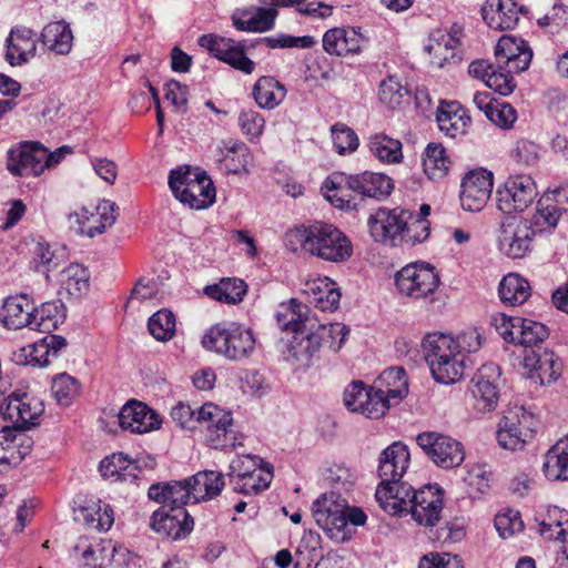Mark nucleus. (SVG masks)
I'll use <instances>...</instances> for the list:
<instances>
[{"label": "nucleus", "instance_id": "47", "mask_svg": "<svg viewBox=\"0 0 568 568\" xmlns=\"http://www.w3.org/2000/svg\"><path fill=\"white\" fill-rule=\"evenodd\" d=\"M542 470L550 480H568V434L548 449Z\"/></svg>", "mask_w": 568, "mask_h": 568}, {"label": "nucleus", "instance_id": "16", "mask_svg": "<svg viewBox=\"0 0 568 568\" xmlns=\"http://www.w3.org/2000/svg\"><path fill=\"white\" fill-rule=\"evenodd\" d=\"M335 495H324L313 503V517L331 539L344 542L351 538V529H345L344 503L334 499Z\"/></svg>", "mask_w": 568, "mask_h": 568}, {"label": "nucleus", "instance_id": "55", "mask_svg": "<svg viewBox=\"0 0 568 568\" xmlns=\"http://www.w3.org/2000/svg\"><path fill=\"white\" fill-rule=\"evenodd\" d=\"M518 323V329L516 331L515 343L525 347L526 351L537 349L548 336L549 331L546 325L540 322L520 317L515 320Z\"/></svg>", "mask_w": 568, "mask_h": 568}, {"label": "nucleus", "instance_id": "22", "mask_svg": "<svg viewBox=\"0 0 568 568\" xmlns=\"http://www.w3.org/2000/svg\"><path fill=\"white\" fill-rule=\"evenodd\" d=\"M530 416L523 408L509 410L504 415L497 430L498 444L509 450H516L524 447L529 438L532 437V430L527 425Z\"/></svg>", "mask_w": 568, "mask_h": 568}, {"label": "nucleus", "instance_id": "9", "mask_svg": "<svg viewBox=\"0 0 568 568\" xmlns=\"http://www.w3.org/2000/svg\"><path fill=\"white\" fill-rule=\"evenodd\" d=\"M416 443L439 468L452 469L458 467L465 459L463 444L448 435L424 432L417 435Z\"/></svg>", "mask_w": 568, "mask_h": 568}, {"label": "nucleus", "instance_id": "45", "mask_svg": "<svg viewBox=\"0 0 568 568\" xmlns=\"http://www.w3.org/2000/svg\"><path fill=\"white\" fill-rule=\"evenodd\" d=\"M252 95L260 108L273 110L285 99L286 88L274 77L262 75L254 83Z\"/></svg>", "mask_w": 568, "mask_h": 568}, {"label": "nucleus", "instance_id": "60", "mask_svg": "<svg viewBox=\"0 0 568 568\" xmlns=\"http://www.w3.org/2000/svg\"><path fill=\"white\" fill-rule=\"evenodd\" d=\"M51 392L60 405L69 406L79 395L80 384L77 378L63 373L53 378Z\"/></svg>", "mask_w": 568, "mask_h": 568}, {"label": "nucleus", "instance_id": "28", "mask_svg": "<svg viewBox=\"0 0 568 568\" xmlns=\"http://www.w3.org/2000/svg\"><path fill=\"white\" fill-rule=\"evenodd\" d=\"M311 308L296 298L282 303L276 313L278 327L286 333L303 334L305 331L316 328L317 321L311 316Z\"/></svg>", "mask_w": 568, "mask_h": 568}, {"label": "nucleus", "instance_id": "53", "mask_svg": "<svg viewBox=\"0 0 568 568\" xmlns=\"http://www.w3.org/2000/svg\"><path fill=\"white\" fill-rule=\"evenodd\" d=\"M72 31L64 21L48 23L41 32V41L44 47L57 54H68L72 48Z\"/></svg>", "mask_w": 568, "mask_h": 568}, {"label": "nucleus", "instance_id": "54", "mask_svg": "<svg viewBox=\"0 0 568 568\" xmlns=\"http://www.w3.org/2000/svg\"><path fill=\"white\" fill-rule=\"evenodd\" d=\"M452 166V160L440 143H429L423 154V168L430 180L444 179Z\"/></svg>", "mask_w": 568, "mask_h": 568}, {"label": "nucleus", "instance_id": "2", "mask_svg": "<svg viewBox=\"0 0 568 568\" xmlns=\"http://www.w3.org/2000/svg\"><path fill=\"white\" fill-rule=\"evenodd\" d=\"M424 357L434 379L442 384H454L465 374V352L458 348L455 338L443 333L427 334L422 343Z\"/></svg>", "mask_w": 568, "mask_h": 568}, {"label": "nucleus", "instance_id": "30", "mask_svg": "<svg viewBox=\"0 0 568 568\" xmlns=\"http://www.w3.org/2000/svg\"><path fill=\"white\" fill-rule=\"evenodd\" d=\"M36 302L29 294L8 296L1 307V322L9 329L31 328Z\"/></svg>", "mask_w": 568, "mask_h": 568}, {"label": "nucleus", "instance_id": "64", "mask_svg": "<svg viewBox=\"0 0 568 568\" xmlns=\"http://www.w3.org/2000/svg\"><path fill=\"white\" fill-rule=\"evenodd\" d=\"M409 217L405 219L403 230V242L413 244L422 243L430 234V222L423 216H415V213L408 210Z\"/></svg>", "mask_w": 568, "mask_h": 568}, {"label": "nucleus", "instance_id": "19", "mask_svg": "<svg viewBox=\"0 0 568 568\" xmlns=\"http://www.w3.org/2000/svg\"><path fill=\"white\" fill-rule=\"evenodd\" d=\"M500 371L494 363L484 364L470 382L474 407L481 413L493 412L499 400Z\"/></svg>", "mask_w": 568, "mask_h": 568}, {"label": "nucleus", "instance_id": "4", "mask_svg": "<svg viewBox=\"0 0 568 568\" xmlns=\"http://www.w3.org/2000/svg\"><path fill=\"white\" fill-rule=\"evenodd\" d=\"M205 349L224 356L230 361L248 358L255 349V337L251 328L234 322L213 325L202 338Z\"/></svg>", "mask_w": 568, "mask_h": 568}, {"label": "nucleus", "instance_id": "20", "mask_svg": "<svg viewBox=\"0 0 568 568\" xmlns=\"http://www.w3.org/2000/svg\"><path fill=\"white\" fill-rule=\"evenodd\" d=\"M150 527L172 540L186 538L194 528V520L184 507L161 506L151 516Z\"/></svg>", "mask_w": 568, "mask_h": 568}, {"label": "nucleus", "instance_id": "11", "mask_svg": "<svg viewBox=\"0 0 568 568\" xmlns=\"http://www.w3.org/2000/svg\"><path fill=\"white\" fill-rule=\"evenodd\" d=\"M439 282L435 267L428 263L408 264L395 275L398 292L415 300L434 294Z\"/></svg>", "mask_w": 568, "mask_h": 568}, {"label": "nucleus", "instance_id": "31", "mask_svg": "<svg viewBox=\"0 0 568 568\" xmlns=\"http://www.w3.org/2000/svg\"><path fill=\"white\" fill-rule=\"evenodd\" d=\"M349 185L359 203L365 199L386 200L394 190V182L388 175L371 171L351 174Z\"/></svg>", "mask_w": 568, "mask_h": 568}, {"label": "nucleus", "instance_id": "21", "mask_svg": "<svg viewBox=\"0 0 568 568\" xmlns=\"http://www.w3.org/2000/svg\"><path fill=\"white\" fill-rule=\"evenodd\" d=\"M568 212V189L558 187L545 192L537 201L536 211L529 223L538 233L557 226L562 214Z\"/></svg>", "mask_w": 568, "mask_h": 568}, {"label": "nucleus", "instance_id": "27", "mask_svg": "<svg viewBox=\"0 0 568 568\" xmlns=\"http://www.w3.org/2000/svg\"><path fill=\"white\" fill-rule=\"evenodd\" d=\"M410 455L402 442H394L383 450L377 469L379 484H397L408 469Z\"/></svg>", "mask_w": 568, "mask_h": 568}, {"label": "nucleus", "instance_id": "62", "mask_svg": "<svg viewBox=\"0 0 568 568\" xmlns=\"http://www.w3.org/2000/svg\"><path fill=\"white\" fill-rule=\"evenodd\" d=\"M332 140L335 151L344 155L355 152L359 145V140L355 131L345 123L337 122L331 128Z\"/></svg>", "mask_w": 568, "mask_h": 568}, {"label": "nucleus", "instance_id": "38", "mask_svg": "<svg viewBox=\"0 0 568 568\" xmlns=\"http://www.w3.org/2000/svg\"><path fill=\"white\" fill-rule=\"evenodd\" d=\"M322 345V335L314 329L305 331L303 334H294L288 343L285 359L297 367H308L314 355Z\"/></svg>", "mask_w": 568, "mask_h": 568}, {"label": "nucleus", "instance_id": "18", "mask_svg": "<svg viewBox=\"0 0 568 568\" xmlns=\"http://www.w3.org/2000/svg\"><path fill=\"white\" fill-rule=\"evenodd\" d=\"M409 513L420 526L434 527L440 519L445 505V490L438 484H428L415 490Z\"/></svg>", "mask_w": 568, "mask_h": 568}, {"label": "nucleus", "instance_id": "6", "mask_svg": "<svg viewBox=\"0 0 568 568\" xmlns=\"http://www.w3.org/2000/svg\"><path fill=\"white\" fill-rule=\"evenodd\" d=\"M169 186L173 195L191 209H206L215 201V187L205 171H192L190 166L173 169Z\"/></svg>", "mask_w": 568, "mask_h": 568}, {"label": "nucleus", "instance_id": "15", "mask_svg": "<svg viewBox=\"0 0 568 568\" xmlns=\"http://www.w3.org/2000/svg\"><path fill=\"white\" fill-rule=\"evenodd\" d=\"M409 216L405 209L379 207L367 220L369 235L377 243L397 246L403 242L405 219Z\"/></svg>", "mask_w": 568, "mask_h": 568}, {"label": "nucleus", "instance_id": "10", "mask_svg": "<svg viewBox=\"0 0 568 568\" xmlns=\"http://www.w3.org/2000/svg\"><path fill=\"white\" fill-rule=\"evenodd\" d=\"M197 43L212 57L244 74H252L255 70V62L246 54L245 41L207 33L201 36Z\"/></svg>", "mask_w": 568, "mask_h": 568}, {"label": "nucleus", "instance_id": "52", "mask_svg": "<svg viewBox=\"0 0 568 568\" xmlns=\"http://www.w3.org/2000/svg\"><path fill=\"white\" fill-rule=\"evenodd\" d=\"M498 294L505 305L517 306L529 298L531 290L526 278L519 274L509 273L500 281Z\"/></svg>", "mask_w": 568, "mask_h": 568}, {"label": "nucleus", "instance_id": "1", "mask_svg": "<svg viewBox=\"0 0 568 568\" xmlns=\"http://www.w3.org/2000/svg\"><path fill=\"white\" fill-rule=\"evenodd\" d=\"M408 393L406 372L402 367L385 369L373 385L353 381L343 394L344 405L348 410L378 419L394 404L399 403Z\"/></svg>", "mask_w": 568, "mask_h": 568}, {"label": "nucleus", "instance_id": "59", "mask_svg": "<svg viewBox=\"0 0 568 568\" xmlns=\"http://www.w3.org/2000/svg\"><path fill=\"white\" fill-rule=\"evenodd\" d=\"M314 293V301L316 307L321 311H333L338 307L341 300V292L336 287V283L325 277L318 280L317 283L312 287Z\"/></svg>", "mask_w": 568, "mask_h": 568}, {"label": "nucleus", "instance_id": "7", "mask_svg": "<svg viewBox=\"0 0 568 568\" xmlns=\"http://www.w3.org/2000/svg\"><path fill=\"white\" fill-rule=\"evenodd\" d=\"M39 142L23 141L7 152V169L14 176H38L54 159Z\"/></svg>", "mask_w": 568, "mask_h": 568}, {"label": "nucleus", "instance_id": "43", "mask_svg": "<svg viewBox=\"0 0 568 568\" xmlns=\"http://www.w3.org/2000/svg\"><path fill=\"white\" fill-rule=\"evenodd\" d=\"M277 10L274 8H257L254 16L250 10H236L231 19L233 27L245 32H266L274 28Z\"/></svg>", "mask_w": 568, "mask_h": 568}, {"label": "nucleus", "instance_id": "40", "mask_svg": "<svg viewBox=\"0 0 568 568\" xmlns=\"http://www.w3.org/2000/svg\"><path fill=\"white\" fill-rule=\"evenodd\" d=\"M219 162L221 169L227 174H239L247 171V164L251 160L250 148L241 140H222L217 146Z\"/></svg>", "mask_w": 568, "mask_h": 568}, {"label": "nucleus", "instance_id": "57", "mask_svg": "<svg viewBox=\"0 0 568 568\" xmlns=\"http://www.w3.org/2000/svg\"><path fill=\"white\" fill-rule=\"evenodd\" d=\"M408 95L409 90L396 77L389 75L381 82L378 98L389 109L399 108Z\"/></svg>", "mask_w": 568, "mask_h": 568}, {"label": "nucleus", "instance_id": "42", "mask_svg": "<svg viewBox=\"0 0 568 568\" xmlns=\"http://www.w3.org/2000/svg\"><path fill=\"white\" fill-rule=\"evenodd\" d=\"M75 519L92 530L108 531L113 523L114 515L110 505L101 500H90L85 505L79 506L74 509Z\"/></svg>", "mask_w": 568, "mask_h": 568}, {"label": "nucleus", "instance_id": "46", "mask_svg": "<svg viewBox=\"0 0 568 568\" xmlns=\"http://www.w3.org/2000/svg\"><path fill=\"white\" fill-rule=\"evenodd\" d=\"M193 489V504L217 497L225 486V477L215 470H202L189 477Z\"/></svg>", "mask_w": 568, "mask_h": 568}, {"label": "nucleus", "instance_id": "34", "mask_svg": "<svg viewBox=\"0 0 568 568\" xmlns=\"http://www.w3.org/2000/svg\"><path fill=\"white\" fill-rule=\"evenodd\" d=\"M148 497L163 506L185 508V505L193 503L190 478L152 484L148 490Z\"/></svg>", "mask_w": 568, "mask_h": 568}, {"label": "nucleus", "instance_id": "50", "mask_svg": "<svg viewBox=\"0 0 568 568\" xmlns=\"http://www.w3.org/2000/svg\"><path fill=\"white\" fill-rule=\"evenodd\" d=\"M30 329L50 333L64 322L65 307L60 300L45 302L40 306L36 305Z\"/></svg>", "mask_w": 568, "mask_h": 568}, {"label": "nucleus", "instance_id": "51", "mask_svg": "<svg viewBox=\"0 0 568 568\" xmlns=\"http://www.w3.org/2000/svg\"><path fill=\"white\" fill-rule=\"evenodd\" d=\"M367 145L372 155L382 163L397 164L404 158L402 142L385 133L372 134L368 138Z\"/></svg>", "mask_w": 568, "mask_h": 568}, {"label": "nucleus", "instance_id": "14", "mask_svg": "<svg viewBox=\"0 0 568 568\" xmlns=\"http://www.w3.org/2000/svg\"><path fill=\"white\" fill-rule=\"evenodd\" d=\"M494 173L484 168L465 173L460 181L459 201L465 211L480 212L491 196Z\"/></svg>", "mask_w": 568, "mask_h": 568}, {"label": "nucleus", "instance_id": "23", "mask_svg": "<svg viewBox=\"0 0 568 568\" xmlns=\"http://www.w3.org/2000/svg\"><path fill=\"white\" fill-rule=\"evenodd\" d=\"M119 425L133 434H145L161 427L162 419L145 403L130 399L118 414Z\"/></svg>", "mask_w": 568, "mask_h": 568}, {"label": "nucleus", "instance_id": "12", "mask_svg": "<svg viewBox=\"0 0 568 568\" xmlns=\"http://www.w3.org/2000/svg\"><path fill=\"white\" fill-rule=\"evenodd\" d=\"M119 207L110 200H101L98 204L82 206L70 214L71 227L80 235L94 237L105 232L115 223Z\"/></svg>", "mask_w": 568, "mask_h": 568}, {"label": "nucleus", "instance_id": "61", "mask_svg": "<svg viewBox=\"0 0 568 568\" xmlns=\"http://www.w3.org/2000/svg\"><path fill=\"white\" fill-rule=\"evenodd\" d=\"M268 463H265L262 458L254 455H240L236 456L229 466L226 474L229 484L231 479L243 478L244 476L255 474L266 468Z\"/></svg>", "mask_w": 568, "mask_h": 568}, {"label": "nucleus", "instance_id": "13", "mask_svg": "<svg viewBox=\"0 0 568 568\" xmlns=\"http://www.w3.org/2000/svg\"><path fill=\"white\" fill-rule=\"evenodd\" d=\"M538 232L528 220L507 219L498 230V250L510 258H521L530 251Z\"/></svg>", "mask_w": 568, "mask_h": 568}, {"label": "nucleus", "instance_id": "3", "mask_svg": "<svg viewBox=\"0 0 568 568\" xmlns=\"http://www.w3.org/2000/svg\"><path fill=\"white\" fill-rule=\"evenodd\" d=\"M301 247L318 258L341 263L353 254V245L344 232L335 225L315 222L296 229Z\"/></svg>", "mask_w": 568, "mask_h": 568}, {"label": "nucleus", "instance_id": "26", "mask_svg": "<svg viewBox=\"0 0 568 568\" xmlns=\"http://www.w3.org/2000/svg\"><path fill=\"white\" fill-rule=\"evenodd\" d=\"M497 63L515 72H523L529 68L532 51L527 41L514 36H503L495 47Z\"/></svg>", "mask_w": 568, "mask_h": 568}, {"label": "nucleus", "instance_id": "25", "mask_svg": "<svg viewBox=\"0 0 568 568\" xmlns=\"http://www.w3.org/2000/svg\"><path fill=\"white\" fill-rule=\"evenodd\" d=\"M526 7L516 0H486L481 8V17L490 29L504 31L514 29L520 14H526Z\"/></svg>", "mask_w": 568, "mask_h": 568}, {"label": "nucleus", "instance_id": "36", "mask_svg": "<svg viewBox=\"0 0 568 568\" xmlns=\"http://www.w3.org/2000/svg\"><path fill=\"white\" fill-rule=\"evenodd\" d=\"M438 129L446 136L456 138L467 132L470 116L457 101L440 100L436 111Z\"/></svg>", "mask_w": 568, "mask_h": 568}, {"label": "nucleus", "instance_id": "5", "mask_svg": "<svg viewBox=\"0 0 568 568\" xmlns=\"http://www.w3.org/2000/svg\"><path fill=\"white\" fill-rule=\"evenodd\" d=\"M197 429L213 449L233 450L243 445V435L235 430L233 415L216 404L204 403L197 408Z\"/></svg>", "mask_w": 568, "mask_h": 568}, {"label": "nucleus", "instance_id": "35", "mask_svg": "<svg viewBox=\"0 0 568 568\" xmlns=\"http://www.w3.org/2000/svg\"><path fill=\"white\" fill-rule=\"evenodd\" d=\"M37 33L29 28H13L7 38L6 61L11 67L27 63L37 51Z\"/></svg>", "mask_w": 568, "mask_h": 568}, {"label": "nucleus", "instance_id": "48", "mask_svg": "<svg viewBox=\"0 0 568 568\" xmlns=\"http://www.w3.org/2000/svg\"><path fill=\"white\" fill-rule=\"evenodd\" d=\"M90 287V273L80 264H70L60 273V294L65 293L69 298L79 300Z\"/></svg>", "mask_w": 568, "mask_h": 568}, {"label": "nucleus", "instance_id": "56", "mask_svg": "<svg viewBox=\"0 0 568 568\" xmlns=\"http://www.w3.org/2000/svg\"><path fill=\"white\" fill-rule=\"evenodd\" d=\"M273 467L266 468L243 478L231 479L230 486L235 493L243 495H257L270 487L273 479Z\"/></svg>", "mask_w": 568, "mask_h": 568}, {"label": "nucleus", "instance_id": "37", "mask_svg": "<svg viewBox=\"0 0 568 568\" xmlns=\"http://www.w3.org/2000/svg\"><path fill=\"white\" fill-rule=\"evenodd\" d=\"M351 174L336 172L325 179L322 185L324 196L332 205L341 210H356L359 205L357 194L349 185Z\"/></svg>", "mask_w": 568, "mask_h": 568}, {"label": "nucleus", "instance_id": "29", "mask_svg": "<svg viewBox=\"0 0 568 568\" xmlns=\"http://www.w3.org/2000/svg\"><path fill=\"white\" fill-rule=\"evenodd\" d=\"M413 494H415V489L412 485L398 481L397 484H379L375 491V498L385 513L392 516H403L409 513Z\"/></svg>", "mask_w": 568, "mask_h": 568}, {"label": "nucleus", "instance_id": "41", "mask_svg": "<svg viewBox=\"0 0 568 568\" xmlns=\"http://www.w3.org/2000/svg\"><path fill=\"white\" fill-rule=\"evenodd\" d=\"M99 471L113 481L136 483L141 468L123 453H114L100 462Z\"/></svg>", "mask_w": 568, "mask_h": 568}, {"label": "nucleus", "instance_id": "49", "mask_svg": "<svg viewBox=\"0 0 568 568\" xmlns=\"http://www.w3.org/2000/svg\"><path fill=\"white\" fill-rule=\"evenodd\" d=\"M10 435V432H4L0 440V473L20 464L31 448L30 438L22 434Z\"/></svg>", "mask_w": 568, "mask_h": 568}, {"label": "nucleus", "instance_id": "44", "mask_svg": "<svg viewBox=\"0 0 568 568\" xmlns=\"http://www.w3.org/2000/svg\"><path fill=\"white\" fill-rule=\"evenodd\" d=\"M204 294L217 302L236 305L247 293V284L239 277H222L217 283L206 285Z\"/></svg>", "mask_w": 568, "mask_h": 568}, {"label": "nucleus", "instance_id": "33", "mask_svg": "<svg viewBox=\"0 0 568 568\" xmlns=\"http://www.w3.org/2000/svg\"><path fill=\"white\" fill-rule=\"evenodd\" d=\"M361 28H333L323 36V49L331 55L347 57L362 51L366 39Z\"/></svg>", "mask_w": 568, "mask_h": 568}, {"label": "nucleus", "instance_id": "8", "mask_svg": "<svg viewBox=\"0 0 568 568\" xmlns=\"http://www.w3.org/2000/svg\"><path fill=\"white\" fill-rule=\"evenodd\" d=\"M538 195L537 185L529 175H510L495 193L497 209L504 214L511 215L524 212Z\"/></svg>", "mask_w": 568, "mask_h": 568}, {"label": "nucleus", "instance_id": "58", "mask_svg": "<svg viewBox=\"0 0 568 568\" xmlns=\"http://www.w3.org/2000/svg\"><path fill=\"white\" fill-rule=\"evenodd\" d=\"M148 329L156 341H169L175 334V315L162 308L155 312L148 321Z\"/></svg>", "mask_w": 568, "mask_h": 568}, {"label": "nucleus", "instance_id": "63", "mask_svg": "<svg viewBox=\"0 0 568 568\" xmlns=\"http://www.w3.org/2000/svg\"><path fill=\"white\" fill-rule=\"evenodd\" d=\"M515 71H511L509 68H505V65L497 63L494 69H491L489 77L486 80V85L499 93L500 95H509L514 92L516 88V81L514 79Z\"/></svg>", "mask_w": 568, "mask_h": 568}, {"label": "nucleus", "instance_id": "24", "mask_svg": "<svg viewBox=\"0 0 568 568\" xmlns=\"http://www.w3.org/2000/svg\"><path fill=\"white\" fill-rule=\"evenodd\" d=\"M67 346L64 337L49 334L36 343L22 347L17 355V362L23 365L44 367L60 357Z\"/></svg>", "mask_w": 568, "mask_h": 568}, {"label": "nucleus", "instance_id": "39", "mask_svg": "<svg viewBox=\"0 0 568 568\" xmlns=\"http://www.w3.org/2000/svg\"><path fill=\"white\" fill-rule=\"evenodd\" d=\"M535 520L539 534L548 540L568 544V511L557 506H548L537 513Z\"/></svg>", "mask_w": 568, "mask_h": 568}, {"label": "nucleus", "instance_id": "17", "mask_svg": "<svg viewBox=\"0 0 568 568\" xmlns=\"http://www.w3.org/2000/svg\"><path fill=\"white\" fill-rule=\"evenodd\" d=\"M43 410L42 400L23 392H12L0 406L2 417L20 430L37 425Z\"/></svg>", "mask_w": 568, "mask_h": 568}, {"label": "nucleus", "instance_id": "32", "mask_svg": "<svg viewBox=\"0 0 568 568\" xmlns=\"http://www.w3.org/2000/svg\"><path fill=\"white\" fill-rule=\"evenodd\" d=\"M524 367L529 372L530 378H538L541 385L551 384L561 375V363L552 351H526L523 359Z\"/></svg>", "mask_w": 568, "mask_h": 568}]
</instances>
